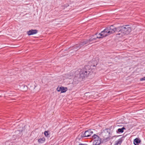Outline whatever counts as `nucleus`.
Instances as JSON below:
<instances>
[{
    "label": "nucleus",
    "instance_id": "3",
    "mask_svg": "<svg viewBox=\"0 0 145 145\" xmlns=\"http://www.w3.org/2000/svg\"><path fill=\"white\" fill-rule=\"evenodd\" d=\"M120 30L118 33L116 34L118 37H121L126 35H127L131 31V28L128 25H126L125 27H119Z\"/></svg>",
    "mask_w": 145,
    "mask_h": 145
},
{
    "label": "nucleus",
    "instance_id": "13",
    "mask_svg": "<svg viewBox=\"0 0 145 145\" xmlns=\"http://www.w3.org/2000/svg\"><path fill=\"white\" fill-rule=\"evenodd\" d=\"M125 129L124 127H123L121 128H119L118 129V132L119 133H122L123 132V130Z\"/></svg>",
    "mask_w": 145,
    "mask_h": 145
},
{
    "label": "nucleus",
    "instance_id": "7",
    "mask_svg": "<svg viewBox=\"0 0 145 145\" xmlns=\"http://www.w3.org/2000/svg\"><path fill=\"white\" fill-rule=\"evenodd\" d=\"M76 71L71 72L70 73L65 75V77L67 78L71 79L72 78L74 75V72Z\"/></svg>",
    "mask_w": 145,
    "mask_h": 145
},
{
    "label": "nucleus",
    "instance_id": "10",
    "mask_svg": "<svg viewBox=\"0 0 145 145\" xmlns=\"http://www.w3.org/2000/svg\"><path fill=\"white\" fill-rule=\"evenodd\" d=\"M121 142V140L120 139L116 142L115 143L114 145H120Z\"/></svg>",
    "mask_w": 145,
    "mask_h": 145
},
{
    "label": "nucleus",
    "instance_id": "2",
    "mask_svg": "<svg viewBox=\"0 0 145 145\" xmlns=\"http://www.w3.org/2000/svg\"><path fill=\"white\" fill-rule=\"evenodd\" d=\"M119 29L120 27H119L116 28L113 25H111L110 27H107L101 33L98 34L97 37V38H100L106 37L114 33L116 31L119 30Z\"/></svg>",
    "mask_w": 145,
    "mask_h": 145
},
{
    "label": "nucleus",
    "instance_id": "16",
    "mask_svg": "<svg viewBox=\"0 0 145 145\" xmlns=\"http://www.w3.org/2000/svg\"><path fill=\"white\" fill-rule=\"evenodd\" d=\"M140 81L145 80V76L140 78Z\"/></svg>",
    "mask_w": 145,
    "mask_h": 145
},
{
    "label": "nucleus",
    "instance_id": "6",
    "mask_svg": "<svg viewBox=\"0 0 145 145\" xmlns=\"http://www.w3.org/2000/svg\"><path fill=\"white\" fill-rule=\"evenodd\" d=\"M93 133L91 129H89L86 131L82 135L83 137H89Z\"/></svg>",
    "mask_w": 145,
    "mask_h": 145
},
{
    "label": "nucleus",
    "instance_id": "9",
    "mask_svg": "<svg viewBox=\"0 0 145 145\" xmlns=\"http://www.w3.org/2000/svg\"><path fill=\"white\" fill-rule=\"evenodd\" d=\"M141 142V140L138 138H136L134 140V144L135 145H138Z\"/></svg>",
    "mask_w": 145,
    "mask_h": 145
},
{
    "label": "nucleus",
    "instance_id": "11",
    "mask_svg": "<svg viewBox=\"0 0 145 145\" xmlns=\"http://www.w3.org/2000/svg\"><path fill=\"white\" fill-rule=\"evenodd\" d=\"M61 93H64L67 90V88L64 87H61Z\"/></svg>",
    "mask_w": 145,
    "mask_h": 145
},
{
    "label": "nucleus",
    "instance_id": "14",
    "mask_svg": "<svg viewBox=\"0 0 145 145\" xmlns=\"http://www.w3.org/2000/svg\"><path fill=\"white\" fill-rule=\"evenodd\" d=\"M44 134L45 135V136H46V137H48V136L49 135L48 132L46 131H44Z\"/></svg>",
    "mask_w": 145,
    "mask_h": 145
},
{
    "label": "nucleus",
    "instance_id": "18",
    "mask_svg": "<svg viewBox=\"0 0 145 145\" xmlns=\"http://www.w3.org/2000/svg\"><path fill=\"white\" fill-rule=\"evenodd\" d=\"M24 87H27V86H24Z\"/></svg>",
    "mask_w": 145,
    "mask_h": 145
},
{
    "label": "nucleus",
    "instance_id": "4",
    "mask_svg": "<svg viewBox=\"0 0 145 145\" xmlns=\"http://www.w3.org/2000/svg\"><path fill=\"white\" fill-rule=\"evenodd\" d=\"M96 40V39L93 38V39H91L89 40H85L82 42H81L79 46L76 45L74 48H76L75 49H77L78 48H80L82 46H84L85 44H91L92 41L93 40Z\"/></svg>",
    "mask_w": 145,
    "mask_h": 145
},
{
    "label": "nucleus",
    "instance_id": "8",
    "mask_svg": "<svg viewBox=\"0 0 145 145\" xmlns=\"http://www.w3.org/2000/svg\"><path fill=\"white\" fill-rule=\"evenodd\" d=\"M37 33V31L36 30H32L29 31L27 32V34L28 35H31L35 34Z\"/></svg>",
    "mask_w": 145,
    "mask_h": 145
},
{
    "label": "nucleus",
    "instance_id": "1",
    "mask_svg": "<svg viewBox=\"0 0 145 145\" xmlns=\"http://www.w3.org/2000/svg\"><path fill=\"white\" fill-rule=\"evenodd\" d=\"M91 71L90 66L89 65H86L83 69L76 70L74 72V78L73 83L77 84L79 81V78H82L88 76Z\"/></svg>",
    "mask_w": 145,
    "mask_h": 145
},
{
    "label": "nucleus",
    "instance_id": "5",
    "mask_svg": "<svg viewBox=\"0 0 145 145\" xmlns=\"http://www.w3.org/2000/svg\"><path fill=\"white\" fill-rule=\"evenodd\" d=\"M93 145H99L101 143V139L97 135L94 134L92 136Z\"/></svg>",
    "mask_w": 145,
    "mask_h": 145
},
{
    "label": "nucleus",
    "instance_id": "17",
    "mask_svg": "<svg viewBox=\"0 0 145 145\" xmlns=\"http://www.w3.org/2000/svg\"><path fill=\"white\" fill-rule=\"evenodd\" d=\"M20 132V131H19V130H17V131H16V132Z\"/></svg>",
    "mask_w": 145,
    "mask_h": 145
},
{
    "label": "nucleus",
    "instance_id": "15",
    "mask_svg": "<svg viewBox=\"0 0 145 145\" xmlns=\"http://www.w3.org/2000/svg\"><path fill=\"white\" fill-rule=\"evenodd\" d=\"M61 87H58L57 88V90L58 91H61Z\"/></svg>",
    "mask_w": 145,
    "mask_h": 145
},
{
    "label": "nucleus",
    "instance_id": "12",
    "mask_svg": "<svg viewBox=\"0 0 145 145\" xmlns=\"http://www.w3.org/2000/svg\"><path fill=\"white\" fill-rule=\"evenodd\" d=\"M45 141V139L44 138H42L39 139L38 140V142L39 143H42Z\"/></svg>",
    "mask_w": 145,
    "mask_h": 145
}]
</instances>
